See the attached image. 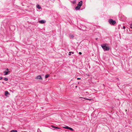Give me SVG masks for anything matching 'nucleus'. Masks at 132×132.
<instances>
[{
	"instance_id": "16",
	"label": "nucleus",
	"mask_w": 132,
	"mask_h": 132,
	"mask_svg": "<svg viewBox=\"0 0 132 132\" xmlns=\"http://www.w3.org/2000/svg\"><path fill=\"white\" fill-rule=\"evenodd\" d=\"M4 80L5 81H7L8 80V79L7 78H4Z\"/></svg>"
},
{
	"instance_id": "3",
	"label": "nucleus",
	"mask_w": 132,
	"mask_h": 132,
	"mask_svg": "<svg viewBox=\"0 0 132 132\" xmlns=\"http://www.w3.org/2000/svg\"><path fill=\"white\" fill-rule=\"evenodd\" d=\"M82 1H81L79 2L77 4V5L80 7L82 5Z\"/></svg>"
},
{
	"instance_id": "10",
	"label": "nucleus",
	"mask_w": 132,
	"mask_h": 132,
	"mask_svg": "<svg viewBox=\"0 0 132 132\" xmlns=\"http://www.w3.org/2000/svg\"><path fill=\"white\" fill-rule=\"evenodd\" d=\"M5 95H7V94H10L9 92L7 91H5Z\"/></svg>"
},
{
	"instance_id": "20",
	"label": "nucleus",
	"mask_w": 132,
	"mask_h": 132,
	"mask_svg": "<svg viewBox=\"0 0 132 132\" xmlns=\"http://www.w3.org/2000/svg\"><path fill=\"white\" fill-rule=\"evenodd\" d=\"M130 28L132 29V24H131L130 26Z\"/></svg>"
},
{
	"instance_id": "21",
	"label": "nucleus",
	"mask_w": 132,
	"mask_h": 132,
	"mask_svg": "<svg viewBox=\"0 0 132 132\" xmlns=\"http://www.w3.org/2000/svg\"><path fill=\"white\" fill-rule=\"evenodd\" d=\"M125 28H126V27H125V26H123V29H125Z\"/></svg>"
},
{
	"instance_id": "9",
	"label": "nucleus",
	"mask_w": 132,
	"mask_h": 132,
	"mask_svg": "<svg viewBox=\"0 0 132 132\" xmlns=\"http://www.w3.org/2000/svg\"><path fill=\"white\" fill-rule=\"evenodd\" d=\"M63 128L66 129H69L70 127L68 126H65V127H63Z\"/></svg>"
},
{
	"instance_id": "26",
	"label": "nucleus",
	"mask_w": 132,
	"mask_h": 132,
	"mask_svg": "<svg viewBox=\"0 0 132 132\" xmlns=\"http://www.w3.org/2000/svg\"><path fill=\"white\" fill-rule=\"evenodd\" d=\"M97 39H98V38H96V40H97Z\"/></svg>"
},
{
	"instance_id": "23",
	"label": "nucleus",
	"mask_w": 132,
	"mask_h": 132,
	"mask_svg": "<svg viewBox=\"0 0 132 132\" xmlns=\"http://www.w3.org/2000/svg\"><path fill=\"white\" fill-rule=\"evenodd\" d=\"M3 78L2 77H0V80H1Z\"/></svg>"
},
{
	"instance_id": "1",
	"label": "nucleus",
	"mask_w": 132,
	"mask_h": 132,
	"mask_svg": "<svg viewBox=\"0 0 132 132\" xmlns=\"http://www.w3.org/2000/svg\"><path fill=\"white\" fill-rule=\"evenodd\" d=\"M107 45L106 44H104L102 45H101V46L102 48L105 51H108L110 49L109 46H106V45Z\"/></svg>"
},
{
	"instance_id": "25",
	"label": "nucleus",
	"mask_w": 132,
	"mask_h": 132,
	"mask_svg": "<svg viewBox=\"0 0 132 132\" xmlns=\"http://www.w3.org/2000/svg\"><path fill=\"white\" fill-rule=\"evenodd\" d=\"M80 79V78H77V79Z\"/></svg>"
},
{
	"instance_id": "18",
	"label": "nucleus",
	"mask_w": 132,
	"mask_h": 132,
	"mask_svg": "<svg viewBox=\"0 0 132 132\" xmlns=\"http://www.w3.org/2000/svg\"><path fill=\"white\" fill-rule=\"evenodd\" d=\"M70 36H71V38H73L74 37V36L73 35H71Z\"/></svg>"
},
{
	"instance_id": "13",
	"label": "nucleus",
	"mask_w": 132,
	"mask_h": 132,
	"mask_svg": "<svg viewBox=\"0 0 132 132\" xmlns=\"http://www.w3.org/2000/svg\"><path fill=\"white\" fill-rule=\"evenodd\" d=\"M85 99H86V100H90V101H91V100H92V98H84Z\"/></svg>"
},
{
	"instance_id": "27",
	"label": "nucleus",
	"mask_w": 132,
	"mask_h": 132,
	"mask_svg": "<svg viewBox=\"0 0 132 132\" xmlns=\"http://www.w3.org/2000/svg\"><path fill=\"white\" fill-rule=\"evenodd\" d=\"M103 86H104V84H103Z\"/></svg>"
},
{
	"instance_id": "4",
	"label": "nucleus",
	"mask_w": 132,
	"mask_h": 132,
	"mask_svg": "<svg viewBox=\"0 0 132 132\" xmlns=\"http://www.w3.org/2000/svg\"><path fill=\"white\" fill-rule=\"evenodd\" d=\"M46 22V21H45L42 20H40L39 21V22L40 23H44Z\"/></svg>"
},
{
	"instance_id": "6",
	"label": "nucleus",
	"mask_w": 132,
	"mask_h": 132,
	"mask_svg": "<svg viewBox=\"0 0 132 132\" xmlns=\"http://www.w3.org/2000/svg\"><path fill=\"white\" fill-rule=\"evenodd\" d=\"M36 7L39 9H41V7L38 4H37L36 5Z\"/></svg>"
},
{
	"instance_id": "11",
	"label": "nucleus",
	"mask_w": 132,
	"mask_h": 132,
	"mask_svg": "<svg viewBox=\"0 0 132 132\" xmlns=\"http://www.w3.org/2000/svg\"><path fill=\"white\" fill-rule=\"evenodd\" d=\"M51 127L52 128H57V129H60L58 127H55L53 126H51Z\"/></svg>"
},
{
	"instance_id": "8",
	"label": "nucleus",
	"mask_w": 132,
	"mask_h": 132,
	"mask_svg": "<svg viewBox=\"0 0 132 132\" xmlns=\"http://www.w3.org/2000/svg\"><path fill=\"white\" fill-rule=\"evenodd\" d=\"M10 71H5L4 73H5V75H8V73Z\"/></svg>"
},
{
	"instance_id": "24",
	"label": "nucleus",
	"mask_w": 132,
	"mask_h": 132,
	"mask_svg": "<svg viewBox=\"0 0 132 132\" xmlns=\"http://www.w3.org/2000/svg\"><path fill=\"white\" fill-rule=\"evenodd\" d=\"M6 70H7V71H9V69L8 68L6 69Z\"/></svg>"
},
{
	"instance_id": "28",
	"label": "nucleus",
	"mask_w": 132,
	"mask_h": 132,
	"mask_svg": "<svg viewBox=\"0 0 132 132\" xmlns=\"http://www.w3.org/2000/svg\"><path fill=\"white\" fill-rule=\"evenodd\" d=\"M77 87V86H76V87Z\"/></svg>"
},
{
	"instance_id": "19",
	"label": "nucleus",
	"mask_w": 132,
	"mask_h": 132,
	"mask_svg": "<svg viewBox=\"0 0 132 132\" xmlns=\"http://www.w3.org/2000/svg\"><path fill=\"white\" fill-rule=\"evenodd\" d=\"M76 0H75L73 1V3L75 4L76 3Z\"/></svg>"
},
{
	"instance_id": "15",
	"label": "nucleus",
	"mask_w": 132,
	"mask_h": 132,
	"mask_svg": "<svg viewBox=\"0 0 132 132\" xmlns=\"http://www.w3.org/2000/svg\"><path fill=\"white\" fill-rule=\"evenodd\" d=\"M71 53L72 54H73L74 53V52H69V55H71Z\"/></svg>"
},
{
	"instance_id": "17",
	"label": "nucleus",
	"mask_w": 132,
	"mask_h": 132,
	"mask_svg": "<svg viewBox=\"0 0 132 132\" xmlns=\"http://www.w3.org/2000/svg\"><path fill=\"white\" fill-rule=\"evenodd\" d=\"M69 130H70L71 131H73L74 130L72 128L70 127L69 129Z\"/></svg>"
},
{
	"instance_id": "12",
	"label": "nucleus",
	"mask_w": 132,
	"mask_h": 132,
	"mask_svg": "<svg viewBox=\"0 0 132 132\" xmlns=\"http://www.w3.org/2000/svg\"><path fill=\"white\" fill-rule=\"evenodd\" d=\"M10 132H17V131L16 130H13L10 131Z\"/></svg>"
},
{
	"instance_id": "5",
	"label": "nucleus",
	"mask_w": 132,
	"mask_h": 132,
	"mask_svg": "<svg viewBox=\"0 0 132 132\" xmlns=\"http://www.w3.org/2000/svg\"><path fill=\"white\" fill-rule=\"evenodd\" d=\"M37 79H42V78L40 75H38L37 76L36 78Z\"/></svg>"
},
{
	"instance_id": "2",
	"label": "nucleus",
	"mask_w": 132,
	"mask_h": 132,
	"mask_svg": "<svg viewBox=\"0 0 132 132\" xmlns=\"http://www.w3.org/2000/svg\"><path fill=\"white\" fill-rule=\"evenodd\" d=\"M108 21L110 24L112 25H114L116 23L115 21L113 20V19H109Z\"/></svg>"
},
{
	"instance_id": "22",
	"label": "nucleus",
	"mask_w": 132,
	"mask_h": 132,
	"mask_svg": "<svg viewBox=\"0 0 132 132\" xmlns=\"http://www.w3.org/2000/svg\"><path fill=\"white\" fill-rule=\"evenodd\" d=\"M79 53L80 55H81L82 54L81 52H79Z\"/></svg>"
},
{
	"instance_id": "7",
	"label": "nucleus",
	"mask_w": 132,
	"mask_h": 132,
	"mask_svg": "<svg viewBox=\"0 0 132 132\" xmlns=\"http://www.w3.org/2000/svg\"><path fill=\"white\" fill-rule=\"evenodd\" d=\"M80 7L78 6H77L75 8V9L76 10H78L80 9Z\"/></svg>"
},
{
	"instance_id": "29",
	"label": "nucleus",
	"mask_w": 132,
	"mask_h": 132,
	"mask_svg": "<svg viewBox=\"0 0 132 132\" xmlns=\"http://www.w3.org/2000/svg\"><path fill=\"white\" fill-rule=\"evenodd\" d=\"M24 132H25V131H24Z\"/></svg>"
},
{
	"instance_id": "14",
	"label": "nucleus",
	"mask_w": 132,
	"mask_h": 132,
	"mask_svg": "<svg viewBox=\"0 0 132 132\" xmlns=\"http://www.w3.org/2000/svg\"><path fill=\"white\" fill-rule=\"evenodd\" d=\"M49 76V75H48V74H47L45 76V78H47L48 76Z\"/></svg>"
}]
</instances>
